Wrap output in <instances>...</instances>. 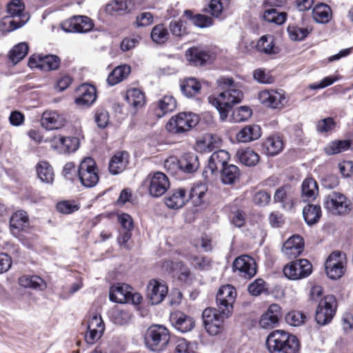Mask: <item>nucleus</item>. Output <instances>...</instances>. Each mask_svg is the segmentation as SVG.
<instances>
[{
	"label": "nucleus",
	"mask_w": 353,
	"mask_h": 353,
	"mask_svg": "<svg viewBox=\"0 0 353 353\" xmlns=\"http://www.w3.org/2000/svg\"><path fill=\"white\" fill-rule=\"evenodd\" d=\"M216 83L223 92L217 96H210L208 101L217 109L221 120L224 121L232 106L241 102L243 94L241 90L236 88L232 78L222 77L217 79Z\"/></svg>",
	"instance_id": "f257e3e1"
},
{
	"label": "nucleus",
	"mask_w": 353,
	"mask_h": 353,
	"mask_svg": "<svg viewBox=\"0 0 353 353\" xmlns=\"http://www.w3.org/2000/svg\"><path fill=\"white\" fill-rule=\"evenodd\" d=\"M266 346L270 353H299L298 339L283 330H274L267 337Z\"/></svg>",
	"instance_id": "f03ea898"
},
{
	"label": "nucleus",
	"mask_w": 353,
	"mask_h": 353,
	"mask_svg": "<svg viewBox=\"0 0 353 353\" xmlns=\"http://www.w3.org/2000/svg\"><path fill=\"white\" fill-rule=\"evenodd\" d=\"M199 121L197 114L191 112H181L172 117L165 128L170 133L179 134L190 130Z\"/></svg>",
	"instance_id": "7ed1b4c3"
},
{
	"label": "nucleus",
	"mask_w": 353,
	"mask_h": 353,
	"mask_svg": "<svg viewBox=\"0 0 353 353\" xmlns=\"http://www.w3.org/2000/svg\"><path fill=\"white\" fill-rule=\"evenodd\" d=\"M231 314L218 308L208 307L205 309L202 313L205 329L212 336L220 334L223 330V324L225 319Z\"/></svg>",
	"instance_id": "20e7f679"
},
{
	"label": "nucleus",
	"mask_w": 353,
	"mask_h": 353,
	"mask_svg": "<svg viewBox=\"0 0 353 353\" xmlns=\"http://www.w3.org/2000/svg\"><path fill=\"white\" fill-rule=\"evenodd\" d=\"M24 4L21 0H11L8 4V16L3 18L5 25H8V30L13 31L24 26L29 20V16L24 14Z\"/></svg>",
	"instance_id": "39448f33"
},
{
	"label": "nucleus",
	"mask_w": 353,
	"mask_h": 353,
	"mask_svg": "<svg viewBox=\"0 0 353 353\" xmlns=\"http://www.w3.org/2000/svg\"><path fill=\"white\" fill-rule=\"evenodd\" d=\"M170 340L169 330L163 325H153L146 332L145 343L149 349L152 351L163 350Z\"/></svg>",
	"instance_id": "423d86ee"
},
{
	"label": "nucleus",
	"mask_w": 353,
	"mask_h": 353,
	"mask_svg": "<svg viewBox=\"0 0 353 353\" xmlns=\"http://www.w3.org/2000/svg\"><path fill=\"white\" fill-rule=\"evenodd\" d=\"M324 207L332 214L345 215L351 210V201L343 194L333 191L325 197Z\"/></svg>",
	"instance_id": "0eeeda50"
},
{
	"label": "nucleus",
	"mask_w": 353,
	"mask_h": 353,
	"mask_svg": "<svg viewBox=\"0 0 353 353\" xmlns=\"http://www.w3.org/2000/svg\"><path fill=\"white\" fill-rule=\"evenodd\" d=\"M52 150L59 154H69L75 152L79 146V139L75 137H66L61 134H55L46 137Z\"/></svg>",
	"instance_id": "6e6552de"
},
{
	"label": "nucleus",
	"mask_w": 353,
	"mask_h": 353,
	"mask_svg": "<svg viewBox=\"0 0 353 353\" xmlns=\"http://www.w3.org/2000/svg\"><path fill=\"white\" fill-rule=\"evenodd\" d=\"M78 175L81 184L86 188L94 187L99 179L98 169L94 160L86 157L81 162Z\"/></svg>",
	"instance_id": "1a4fd4ad"
},
{
	"label": "nucleus",
	"mask_w": 353,
	"mask_h": 353,
	"mask_svg": "<svg viewBox=\"0 0 353 353\" xmlns=\"http://www.w3.org/2000/svg\"><path fill=\"white\" fill-rule=\"evenodd\" d=\"M337 307L336 298L333 295H327L322 299L317 306L315 320L320 325L330 323L335 315Z\"/></svg>",
	"instance_id": "9d476101"
},
{
	"label": "nucleus",
	"mask_w": 353,
	"mask_h": 353,
	"mask_svg": "<svg viewBox=\"0 0 353 353\" xmlns=\"http://www.w3.org/2000/svg\"><path fill=\"white\" fill-rule=\"evenodd\" d=\"M149 194L153 197L162 196L169 188L170 181L168 176L161 172L150 174L144 181Z\"/></svg>",
	"instance_id": "9b49d317"
},
{
	"label": "nucleus",
	"mask_w": 353,
	"mask_h": 353,
	"mask_svg": "<svg viewBox=\"0 0 353 353\" xmlns=\"http://www.w3.org/2000/svg\"><path fill=\"white\" fill-rule=\"evenodd\" d=\"M346 260L345 254L336 251L331 253L325 262V271L329 278L340 279L345 271Z\"/></svg>",
	"instance_id": "f8f14e48"
},
{
	"label": "nucleus",
	"mask_w": 353,
	"mask_h": 353,
	"mask_svg": "<svg viewBox=\"0 0 353 353\" xmlns=\"http://www.w3.org/2000/svg\"><path fill=\"white\" fill-rule=\"evenodd\" d=\"M312 270L310 262L307 259H299L287 264L283 268L284 275L292 280H298L308 276Z\"/></svg>",
	"instance_id": "ddd939ff"
},
{
	"label": "nucleus",
	"mask_w": 353,
	"mask_h": 353,
	"mask_svg": "<svg viewBox=\"0 0 353 353\" xmlns=\"http://www.w3.org/2000/svg\"><path fill=\"white\" fill-rule=\"evenodd\" d=\"M236 297V291L232 285L228 284L221 286L216 297L217 308L232 314Z\"/></svg>",
	"instance_id": "4468645a"
},
{
	"label": "nucleus",
	"mask_w": 353,
	"mask_h": 353,
	"mask_svg": "<svg viewBox=\"0 0 353 353\" xmlns=\"http://www.w3.org/2000/svg\"><path fill=\"white\" fill-rule=\"evenodd\" d=\"M259 101L265 107L272 109H282L287 103L283 90H264L259 93Z\"/></svg>",
	"instance_id": "2eb2a0df"
},
{
	"label": "nucleus",
	"mask_w": 353,
	"mask_h": 353,
	"mask_svg": "<svg viewBox=\"0 0 353 353\" xmlns=\"http://www.w3.org/2000/svg\"><path fill=\"white\" fill-rule=\"evenodd\" d=\"M94 27L92 21L86 16H74L61 23L66 32L83 33L90 32Z\"/></svg>",
	"instance_id": "dca6fc26"
},
{
	"label": "nucleus",
	"mask_w": 353,
	"mask_h": 353,
	"mask_svg": "<svg viewBox=\"0 0 353 353\" xmlns=\"http://www.w3.org/2000/svg\"><path fill=\"white\" fill-rule=\"evenodd\" d=\"M104 330L105 325L101 315L97 313L92 314L88 322L85 341L89 344H93L102 336Z\"/></svg>",
	"instance_id": "f3484780"
},
{
	"label": "nucleus",
	"mask_w": 353,
	"mask_h": 353,
	"mask_svg": "<svg viewBox=\"0 0 353 353\" xmlns=\"http://www.w3.org/2000/svg\"><path fill=\"white\" fill-rule=\"evenodd\" d=\"M234 272L245 279H250L256 273V265L253 258L242 255L236 258L233 263Z\"/></svg>",
	"instance_id": "a211bd4d"
},
{
	"label": "nucleus",
	"mask_w": 353,
	"mask_h": 353,
	"mask_svg": "<svg viewBox=\"0 0 353 353\" xmlns=\"http://www.w3.org/2000/svg\"><path fill=\"white\" fill-rule=\"evenodd\" d=\"M40 123L41 127L46 130H56L65 126L66 119L56 110H46L41 115Z\"/></svg>",
	"instance_id": "6ab92c4d"
},
{
	"label": "nucleus",
	"mask_w": 353,
	"mask_h": 353,
	"mask_svg": "<svg viewBox=\"0 0 353 353\" xmlns=\"http://www.w3.org/2000/svg\"><path fill=\"white\" fill-rule=\"evenodd\" d=\"M168 291V286L163 282L152 279L147 285V298L152 305H157L165 299Z\"/></svg>",
	"instance_id": "aec40b11"
},
{
	"label": "nucleus",
	"mask_w": 353,
	"mask_h": 353,
	"mask_svg": "<svg viewBox=\"0 0 353 353\" xmlns=\"http://www.w3.org/2000/svg\"><path fill=\"white\" fill-rule=\"evenodd\" d=\"M97 99L96 89L89 84H82L76 90L75 103L81 108H88Z\"/></svg>",
	"instance_id": "412c9836"
},
{
	"label": "nucleus",
	"mask_w": 353,
	"mask_h": 353,
	"mask_svg": "<svg viewBox=\"0 0 353 353\" xmlns=\"http://www.w3.org/2000/svg\"><path fill=\"white\" fill-rule=\"evenodd\" d=\"M303 248V239L299 235H294L284 243L282 252L288 259H292L299 256Z\"/></svg>",
	"instance_id": "4be33fe9"
},
{
	"label": "nucleus",
	"mask_w": 353,
	"mask_h": 353,
	"mask_svg": "<svg viewBox=\"0 0 353 353\" xmlns=\"http://www.w3.org/2000/svg\"><path fill=\"white\" fill-rule=\"evenodd\" d=\"M281 316V307L276 303L271 304L267 311L261 316L259 324L264 329H271L276 326Z\"/></svg>",
	"instance_id": "5701e85b"
},
{
	"label": "nucleus",
	"mask_w": 353,
	"mask_h": 353,
	"mask_svg": "<svg viewBox=\"0 0 353 353\" xmlns=\"http://www.w3.org/2000/svg\"><path fill=\"white\" fill-rule=\"evenodd\" d=\"M170 321L175 329L183 333L192 330L194 327L193 319L179 311L171 313Z\"/></svg>",
	"instance_id": "b1692460"
},
{
	"label": "nucleus",
	"mask_w": 353,
	"mask_h": 353,
	"mask_svg": "<svg viewBox=\"0 0 353 353\" xmlns=\"http://www.w3.org/2000/svg\"><path fill=\"white\" fill-rule=\"evenodd\" d=\"M28 65L30 68H39L44 71L57 70L60 65V59L56 55L39 57L38 60L33 57L29 59Z\"/></svg>",
	"instance_id": "393cba45"
},
{
	"label": "nucleus",
	"mask_w": 353,
	"mask_h": 353,
	"mask_svg": "<svg viewBox=\"0 0 353 353\" xmlns=\"http://www.w3.org/2000/svg\"><path fill=\"white\" fill-rule=\"evenodd\" d=\"M274 201L279 203L281 207L290 210L294 205V199L291 188L289 186H282L278 188L274 195Z\"/></svg>",
	"instance_id": "a878e982"
},
{
	"label": "nucleus",
	"mask_w": 353,
	"mask_h": 353,
	"mask_svg": "<svg viewBox=\"0 0 353 353\" xmlns=\"http://www.w3.org/2000/svg\"><path fill=\"white\" fill-rule=\"evenodd\" d=\"M154 114L161 118L173 112L176 108V101L172 95H164L154 103Z\"/></svg>",
	"instance_id": "bb28decb"
},
{
	"label": "nucleus",
	"mask_w": 353,
	"mask_h": 353,
	"mask_svg": "<svg viewBox=\"0 0 353 353\" xmlns=\"http://www.w3.org/2000/svg\"><path fill=\"white\" fill-rule=\"evenodd\" d=\"M129 162V154L121 151L115 153L109 162V171L116 175L125 170Z\"/></svg>",
	"instance_id": "cd10ccee"
},
{
	"label": "nucleus",
	"mask_w": 353,
	"mask_h": 353,
	"mask_svg": "<svg viewBox=\"0 0 353 353\" xmlns=\"http://www.w3.org/2000/svg\"><path fill=\"white\" fill-rule=\"evenodd\" d=\"M188 202V194L185 189L178 188L165 198V203L172 209L182 208Z\"/></svg>",
	"instance_id": "c85d7f7f"
},
{
	"label": "nucleus",
	"mask_w": 353,
	"mask_h": 353,
	"mask_svg": "<svg viewBox=\"0 0 353 353\" xmlns=\"http://www.w3.org/2000/svg\"><path fill=\"white\" fill-rule=\"evenodd\" d=\"M230 159V154L223 150H219L214 152L210 157L208 168L214 174L219 170H222L223 167L228 165V161Z\"/></svg>",
	"instance_id": "c756f323"
},
{
	"label": "nucleus",
	"mask_w": 353,
	"mask_h": 353,
	"mask_svg": "<svg viewBox=\"0 0 353 353\" xmlns=\"http://www.w3.org/2000/svg\"><path fill=\"white\" fill-rule=\"evenodd\" d=\"M262 149L268 156H276L283 150V141L279 136H269L263 142Z\"/></svg>",
	"instance_id": "7c9ffc66"
},
{
	"label": "nucleus",
	"mask_w": 353,
	"mask_h": 353,
	"mask_svg": "<svg viewBox=\"0 0 353 353\" xmlns=\"http://www.w3.org/2000/svg\"><path fill=\"white\" fill-rule=\"evenodd\" d=\"M185 56L188 61L194 65H202L211 59L209 52L198 47L189 48Z\"/></svg>",
	"instance_id": "2f4dec72"
},
{
	"label": "nucleus",
	"mask_w": 353,
	"mask_h": 353,
	"mask_svg": "<svg viewBox=\"0 0 353 353\" xmlns=\"http://www.w3.org/2000/svg\"><path fill=\"white\" fill-rule=\"evenodd\" d=\"M29 225V218L26 212L19 210L14 212L10 220L11 232L17 235L20 231L25 230Z\"/></svg>",
	"instance_id": "473e14b6"
},
{
	"label": "nucleus",
	"mask_w": 353,
	"mask_h": 353,
	"mask_svg": "<svg viewBox=\"0 0 353 353\" xmlns=\"http://www.w3.org/2000/svg\"><path fill=\"white\" fill-rule=\"evenodd\" d=\"M319 194V186L316 181L312 178L305 179L301 185V199L303 201L311 202Z\"/></svg>",
	"instance_id": "72a5a7b5"
},
{
	"label": "nucleus",
	"mask_w": 353,
	"mask_h": 353,
	"mask_svg": "<svg viewBox=\"0 0 353 353\" xmlns=\"http://www.w3.org/2000/svg\"><path fill=\"white\" fill-rule=\"evenodd\" d=\"M18 284L24 288L36 290H43L47 287L46 282L37 275H23L18 279Z\"/></svg>",
	"instance_id": "f704fd0d"
},
{
	"label": "nucleus",
	"mask_w": 353,
	"mask_h": 353,
	"mask_svg": "<svg viewBox=\"0 0 353 353\" xmlns=\"http://www.w3.org/2000/svg\"><path fill=\"white\" fill-rule=\"evenodd\" d=\"M185 258L190 265L196 270H207L210 268V259L206 256L196 254L193 250L188 252L185 254Z\"/></svg>",
	"instance_id": "c9c22d12"
},
{
	"label": "nucleus",
	"mask_w": 353,
	"mask_h": 353,
	"mask_svg": "<svg viewBox=\"0 0 353 353\" xmlns=\"http://www.w3.org/2000/svg\"><path fill=\"white\" fill-rule=\"evenodd\" d=\"M312 16L316 22L326 23L332 19V10L328 5L324 3H319L313 8Z\"/></svg>",
	"instance_id": "e433bc0d"
},
{
	"label": "nucleus",
	"mask_w": 353,
	"mask_h": 353,
	"mask_svg": "<svg viewBox=\"0 0 353 353\" xmlns=\"http://www.w3.org/2000/svg\"><path fill=\"white\" fill-rule=\"evenodd\" d=\"M130 290V287L126 284L113 285L110 290V299L114 302L125 303L128 301Z\"/></svg>",
	"instance_id": "4c0bfd02"
},
{
	"label": "nucleus",
	"mask_w": 353,
	"mask_h": 353,
	"mask_svg": "<svg viewBox=\"0 0 353 353\" xmlns=\"http://www.w3.org/2000/svg\"><path fill=\"white\" fill-rule=\"evenodd\" d=\"M261 136V130L258 125H250L244 127L236 135L237 139L248 143L258 139Z\"/></svg>",
	"instance_id": "58836bf2"
},
{
	"label": "nucleus",
	"mask_w": 353,
	"mask_h": 353,
	"mask_svg": "<svg viewBox=\"0 0 353 353\" xmlns=\"http://www.w3.org/2000/svg\"><path fill=\"white\" fill-rule=\"evenodd\" d=\"M199 166L198 157L194 153H185L179 159V170L184 172H194L198 169Z\"/></svg>",
	"instance_id": "ea45409f"
},
{
	"label": "nucleus",
	"mask_w": 353,
	"mask_h": 353,
	"mask_svg": "<svg viewBox=\"0 0 353 353\" xmlns=\"http://www.w3.org/2000/svg\"><path fill=\"white\" fill-rule=\"evenodd\" d=\"M241 172L234 165L229 164L221 170V179L224 184L232 185L239 180Z\"/></svg>",
	"instance_id": "a19ab883"
},
{
	"label": "nucleus",
	"mask_w": 353,
	"mask_h": 353,
	"mask_svg": "<svg viewBox=\"0 0 353 353\" xmlns=\"http://www.w3.org/2000/svg\"><path fill=\"white\" fill-rule=\"evenodd\" d=\"M305 221L309 225L316 223L321 216V208L319 205L307 204L303 209Z\"/></svg>",
	"instance_id": "79ce46f5"
},
{
	"label": "nucleus",
	"mask_w": 353,
	"mask_h": 353,
	"mask_svg": "<svg viewBox=\"0 0 353 353\" xmlns=\"http://www.w3.org/2000/svg\"><path fill=\"white\" fill-rule=\"evenodd\" d=\"M236 157L241 163L247 166L256 165L260 159L259 155L249 148L237 150Z\"/></svg>",
	"instance_id": "37998d69"
},
{
	"label": "nucleus",
	"mask_w": 353,
	"mask_h": 353,
	"mask_svg": "<svg viewBox=\"0 0 353 353\" xmlns=\"http://www.w3.org/2000/svg\"><path fill=\"white\" fill-rule=\"evenodd\" d=\"M130 72V66L127 65L118 66L108 75L107 81L109 85H114L125 79Z\"/></svg>",
	"instance_id": "c03bdc74"
},
{
	"label": "nucleus",
	"mask_w": 353,
	"mask_h": 353,
	"mask_svg": "<svg viewBox=\"0 0 353 353\" xmlns=\"http://www.w3.org/2000/svg\"><path fill=\"white\" fill-rule=\"evenodd\" d=\"M201 84L195 78H188L181 84V90L187 97H193L198 94L201 90Z\"/></svg>",
	"instance_id": "a18cd8bd"
},
{
	"label": "nucleus",
	"mask_w": 353,
	"mask_h": 353,
	"mask_svg": "<svg viewBox=\"0 0 353 353\" xmlns=\"http://www.w3.org/2000/svg\"><path fill=\"white\" fill-rule=\"evenodd\" d=\"M125 100L132 107L139 108L145 103V96L139 89L132 88L127 90Z\"/></svg>",
	"instance_id": "49530a36"
},
{
	"label": "nucleus",
	"mask_w": 353,
	"mask_h": 353,
	"mask_svg": "<svg viewBox=\"0 0 353 353\" xmlns=\"http://www.w3.org/2000/svg\"><path fill=\"white\" fill-rule=\"evenodd\" d=\"M184 15L189 19L194 26L201 28H208L213 24V20L210 17L201 14L194 15L192 12L190 10H185Z\"/></svg>",
	"instance_id": "de8ad7c7"
},
{
	"label": "nucleus",
	"mask_w": 353,
	"mask_h": 353,
	"mask_svg": "<svg viewBox=\"0 0 353 353\" xmlns=\"http://www.w3.org/2000/svg\"><path fill=\"white\" fill-rule=\"evenodd\" d=\"M130 0H113L106 6V12L110 14H123L130 10Z\"/></svg>",
	"instance_id": "09e8293b"
},
{
	"label": "nucleus",
	"mask_w": 353,
	"mask_h": 353,
	"mask_svg": "<svg viewBox=\"0 0 353 353\" xmlns=\"http://www.w3.org/2000/svg\"><path fill=\"white\" fill-rule=\"evenodd\" d=\"M37 173L42 182L51 183L54 181L53 169L46 161H41L37 164Z\"/></svg>",
	"instance_id": "8fccbe9b"
},
{
	"label": "nucleus",
	"mask_w": 353,
	"mask_h": 353,
	"mask_svg": "<svg viewBox=\"0 0 353 353\" xmlns=\"http://www.w3.org/2000/svg\"><path fill=\"white\" fill-rule=\"evenodd\" d=\"M207 186L205 184L194 185L188 194V201L191 199L194 205H200L203 203V199L207 192Z\"/></svg>",
	"instance_id": "3c124183"
},
{
	"label": "nucleus",
	"mask_w": 353,
	"mask_h": 353,
	"mask_svg": "<svg viewBox=\"0 0 353 353\" xmlns=\"http://www.w3.org/2000/svg\"><path fill=\"white\" fill-rule=\"evenodd\" d=\"M163 267L168 271H179V279L181 280L185 281L190 276V270L183 262L173 264L172 262L166 261L163 263Z\"/></svg>",
	"instance_id": "603ef678"
},
{
	"label": "nucleus",
	"mask_w": 353,
	"mask_h": 353,
	"mask_svg": "<svg viewBox=\"0 0 353 353\" xmlns=\"http://www.w3.org/2000/svg\"><path fill=\"white\" fill-rule=\"evenodd\" d=\"M350 148V143L347 140H334L329 143L325 148L324 151L328 155H333L347 150Z\"/></svg>",
	"instance_id": "864d4df0"
},
{
	"label": "nucleus",
	"mask_w": 353,
	"mask_h": 353,
	"mask_svg": "<svg viewBox=\"0 0 353 353\" xmlns=\"http://www.w3.org/2000/svg\"><path fill=\"white\" fill-rule=\"evenodd\" d=\"M257 49L263 53L272 54L277 53L274 46L273 37L270 35H264L261 37L256 44Z\"/></svg>",
	"instance_id": "5fc2aeb1"
},
{
	"label": "nucleus",
	"mask_w": 353,
	"mask_h": 353,
	"mask_svg": "<svg viewBox=\"0 0 353 353\" xmlns=\"http://www.w3.org/2000/svg\"><path fill=\"white\" fill-rule=\"evenodd\" d=\"M263 18L269 23L281 25L286 20V13L283 12H278L276 9L272 8L265 10L263 13Z\"/></svg>",
	"instance_id": "6e6d98bb"
},
{
	"label": "nucleus",
	"mask_w": 353,
	"mask_h": 353,
	"mask_svg": "<svg viewBox=\"0 0 353 353\" xmlns=\"http://www.w3.org/2000/svg\"><path fill=\"white\" fill-rule=\"evenodd\" d=\"M28 46L26 43H20L10 51L9 57L11 61L16 64L22 60L27 54Z\"/></svg>",
	"instance_id": "4d7b16f0"
},
{
	"label": "nucleus",
	"mask_w": 353,
	"mask_h": 353,
	"mask_svg": "<svg viewBox=\"0 0 353 353\" xmlns=\"http://www.w3.org/2000/svg\"><path fill=\"white\" fill-rule=\"evenodd\" d=\"M230 6V0H211L208 8L206 9L213 17H219Z\"/></svg>",
	"instance_id": "13d9d810"
},
{
	"label": "nucleus",
	"mask_w": 353,
	"mask_h": 353,
	"mask_svg": "<svg viewBox=\"0 0 353 353\" xmlns=\"http://www.w3.org/2000/svg\"><path fill=\"white\" fill-rule=\"evenodd\" d=\"M285 319L286 323L288 325L294 327H299L303 325L305 323L307 320V316L303 312L301 311L293 310L289 312L285 315Z\"/></svg>",
	"instance_id": "bf43d9fd"
},
{
	"label": "nucleus",
	"mask_w": 353,
	"mask_h": 353,
	"mask_svg": "<svg viewBox=\"0 0 353 353\" xmlns=\"http://www.w3.org/2000/svg\"><path fill=\"white\" fill-rule=\"evenodd\" d=\"M150 36L154 42L163 43L168 39L169 32L163 24H158L152 28Z\"/></svg>",
	"instance_id": "052dcab7"
},
{
	"label": "nucleus",
	"mask_w": 353,
	"mask_h": 353,
	"mask_svg": "<svg viewBox=\"0 0 353 353\" xmlns=\"http://www.w3.org/2000/svg\"><path fill=\"white\" fill-rule=\"evenodd\" d=\"M110 318L115 324L121 325L130 322L131 314L128 311L117 307L112 310Z\"/></svg>",
	"instance_id": "680f3d73"
},
{
	"label": "nucleus",
	"mask_w": 353,
	"mask_h": 353,
	"mask_svg": "<svg viewBox=\"0 0 353 353\" xmlns=\"http://www.w3.org/2000/svg\"><path fill=\"white\" fill-rule=\"evenodd\" d=\"M252 115V110L248 106H241L234 109L230 117V121L233 122H243L248 120Z\"/></svg>",
	"instance_id": "e2e57ef3"
},
{
	"label": "nucleus",
	"mask_w": 353,
	"mask_h": 353,
	"mask_svg": "<svg viewBox=\"0 0 353 353\" xmlns=\"http://www.w3.org/2000/svg\"><path fill=\"white\" fill-rule=\"evenodd\" d=\"M311 30L307 28L299 27L296 26H290L288 28V32L290 38L293 41H302L310 32Z\"/></svg>",
	"instance_id": "0e129e2a"
},
{
	"label": "nucleus",
	"mask_w": 353,
	"mask_h": 353,
	"mask_svg": "<svg viewBox=\"0 0 353 353\" xmlns=\"http://www.w3.org/2000/svg\"><path fill=\"white\" fill-rule=\"evenodd\" d=\"M195 344L188 342L183 338L176 341L175 353H194Z\"/></svg>",
	"instance_id": "69168bd1"
},
{
	"label": "nucleus",
	"mask_w": 353,
	"mask_h": 353,
	"mask_svg": "<svg viewBox=\"0 0 353 353\" xmlns=\"http://www.w3.org/2000/svg\"><path fill=\"white\" fill-rule=\"evenodd\" d=\"M248 292L253 296H259L265 290V281L257 279L248 285Z\"/></svg>",
	"instance_id": "338daca9"
},
{
	"label": "nucleus",
	"mask_w": 353,
	"mask_h": 353,
	"mask_svg": "<svg viewBox=\"0 0 353 353\" xmlns=\"http://www.w3.org/2000/svg\"><path fill=\"white\" fill-rule=\"evenodd\" d=\"M193 245L196 248H201L205 252L210 251L212 249L211 239L206 234H202L194 240Z\"/></svg>",
	"instance_id": "774afa93"
}]
</instances>
